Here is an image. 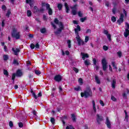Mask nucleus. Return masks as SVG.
<instances>
[{"mask_svg": "<svg viewBox=\"0 0 129 129\" xmlns=\"http://www.w3.org/2000/svg\"><path fill=\"white\" fill-rule=\"evenodd\" d=\"M93 62L94 65H96V63H97L96 59L95 58L93 59Z\"/></svg>", "mask_w": 129, "mask_h": 129, "instance_id": "4d7b16f0", "label": "nucleus"}, {"mask_svg": "<svg viewBox=\"0 0 129 129\" xmlns=\"http://www.w3.org/2000/svg\"><path fill=\"white\" fill-rule=\"evenodd\" d=\"M105 6L107 7H109V3L108 2H106L105 4Z\"/></svg>", "mask_w": 129, "mask_h": 129, "instance_id": "774afa93", "label": "nucleus"}, {"mask_svg": "<svg viewBox=\"0 0 129 129\" xmlns=\"http://www.w3.org/2000/svg\"><path fill=\"white\" fill-rule=\"evenodd\" d=\"M41 33L42 34H44L46 33V29L45 28H42L40 30Z\"/></svg>", "mask_w": 129, "mask_h": 129, "instance_id": "c9c22d12", "label": "nucleus"}, {"mask_svg": "<svg viewBox=\"0 0 129 129\" xmlns=\"http://www.w3.org/2000/svg\"><path fill=\"white\" fill-rule=\"evenodd\" d=\"M112 12L114 15H115V13H116V8L114 7L112 9Z\"/></svg>", "mask_w": 129, "mask_h": 129, "instance_id": "473e14b6", "label": "nucleus"}, {"mask_svg": "<svg viewBox=\"0 0 129 129\" xmlns=\"http://www.w3.org/2000/svg\"><path fill=\"white\" fill-rule=\"evenodd\" d=\"M12 36L13 38H15V39H20L21 38V33L20 31L17 28L13 29L12 32Z\"/></svg>", "mask_w": 129, "mask_h": 129, "instance_id": "7ed1b4c3", "label": "nucleus"}, {"mask_svg": "<svg viewBox=\"0 0 129 129\" xmlns=\"http://www.w3.org/2000/svg\"><path fill=\"white\" fill-rule=\"evenodd\" d=\"M4 75H7V76H8V74H9V73H8V71H7V70H4Z\"/></svg>", "mask_w": 129, "mask_h": 129, "instance_id": "864d4df0", "label": "nucleus"}, {"mask_svg": "<svg viewBox=\"0 0 129 129\" xmlns=\"http://www.w3.org/2000/svg\"><path fill=\"white\" fill-rule=\"evenodd\" d=\"M77 5H74L73 7H72V14L74 16H75L77 14Z\"/></svg>", "mask_w": 129, "mask_h": 129, "instance_id": "6e6552de", "label": "nucleus"}, {"mask_svg": "<svg viewBox=\"0 0 129 129\" xmlns=\"http://www.w3.org/2000/svg\"><path fill=\"white\" fill-rule=\"evenodd\" d=\"M57 9L59 10V11H61V10H62V4H58Z\"/></svg>", "mask_w": 129, "mask_h": 129, "instance_id": "5701e85b", "label": "nucleus"}, {"mask_svg": "<svg viewBox=\"0 0 129 129\" xmlns=\"http://www.w3.org/2000/svg\"><path fill=\"white\" fill-rule=\"evenodd\" d=\"M34 47H35L36 49H39L40 48V45L39 43H36L35 45H34Z\"/></svg>", "mask_w": 129, "mask_h": 129, "instance_id": "c03bdc74", "label": "nucleus"}, {"mask_svg": "<svg viewBox=\"0 0 129 129\" xmlns=\"http://www.w3.org/2000/svg\"><path fill=\"white\" fill-rule=\"evenodd\" d=\"M3 59L4 61H7L8 59H9V56H8V55H3Z\"/></svg>", "mask_w": 129, "mask_h": 129, "instance_id": "4be33fe9", "label": "nucleus"}, {"mask_svg": "<svg viewBox=\"0 0 129 129\" xmlns=\"http://www.w3.org/2000/svg\"><path fill=\"white\" fill-rule=\"evenodd\" d=\"M86 34H88L89 33H91V30H90V29H87L86 32Z\"/></svg>", "mask_w": 129, "mask_h": 129, "instance_id": "052dcab7", "label": "nucleus"}, {"mask_svg": "<svg viewBox=\"0 0 129 129\" xmlns=\"http://www.w3.org/2000/svg\"><path fill=\"white\" fill-rule=\"evenodd\" d=\"M123 18H124V15L123 14H121L119 20L117 21L119 25H120L123 22Z\"/></svg>", "mask_w": 129, "mask_h": 129, "instance_id": "1a4fd4ad", "label": "nucleus"}, {"mask_svg": "<svg viewBox=\"0 0 129 129\" xmlns=\"http://www.w3.org/2000/svg\"><path fill=\"white\" fill-rule=\"evenodd\" d=\"M23 75V73H22V71L21 70H18L16 73V76L17 77H21Z\"/></svg>", "mask_w": 129, "mask_h": 129, "instance_id": "6ab92c4d", "label": "nucleus"}, {"mask_svg": "<svg viewBox=\"0 0 129 129\" xmlns=\"http://www.w3.org/2000/svg\"><path fill=\"white\" fill-rule=\"evenodd\" d=\"M116 84V81L115 80H113L111 82L112 88L114 89L115 88V85Z\"/></svg>", "mask_w": 129, "mask_h": 129, "instance_id": "412c9836", "label": "nucleus"}, {"mask_svg": "<svg viewBox=\"0 0 129 129\" xmlns=\"http://www.w3.org/2000/svg\"><path fill=\"white\" fill-rule=\"evenodd\" d=\"M72 118L73 121H75L76 120V117H75V115H74V114H72Z\"/></svg>", "mask_w": 129, "mask_h": 129, "instance_id": "c756f323", "label": "nucleus"}, {"mask_svg": "<svg viewBox=\"0 0 129 129\" xmlns=\"http://www.w3.org/2000/svg\"><path fill=\"white\" fill-rule=\"evenodd\" d=\"M99 102L100 104H101L102 106H104V103H103V101L102 100H100Z\"/></svg>", "mask_w": 129, "mask_h": 129, "instance_id": "49530a36", "label": "nucleus"}, {"mask_svg": "<svg viewBox=\"0 0 129 129\" xmlns=\"http://www.w3.org/2000/svg\"><path fill=\"white\" fill-rule=\"evenodd\" d=\"M13 64L15 65H19V62H18V60L14 59L13 60Z\"/></svg>", "mask_w": 129, "mask_h": 129, "instance_id": "e433bc0d", "label": "nucleus"}, {"mask_svg": "<svg viewBox=\"0 0 129 129\" xmlns=\"http://www.w3.org/2000/svg\"><path fill=\"white\" fill-rule=\"evenodd\" d=\"M16 74H13V75H12V80L13 81H15V78H16Z\"/></svg>", "mask_w": 129, "mask_h": 129, "instance_id": "3c124183", "label": "nucleus"}, {"mask_svg": "<svg viewBox=\"0 0 129 129\" xmlns=\"http://www.w3.org/2000/svg\"><path fill=\"white\" fill-rule=\"evenodd\" d=\"M2 10L3 11H6V6L5 5L2 6Z\"/></svg>", "mask_w": 129, "mask_h": 129, "instance_id": "0e129e2a", "label": "nucleus"}, {"mask_svg": "<svg viewBox=\"0 0 129 129\" xmlns=\"http://www.w3.org/2000/svg\"><path fill=\"white\" fill-rule=\"evenodd\" d=\"M78 15H79V17H82V13H81V12H79Z\"/></svg>", "mask_w": 129, "mask_h": 129, "instance_id": "680f3d73", "label": "nucleus"}, {"mask_svg": "<svg viewBox=\"0 0 129 129\" xmlns=\"http://www.w3.org/2000/svg\"><path fill=\"white\" fill-rule=\"evenodd\" d=\"M74 89L76 90V91H80V90H81V88H80L79 86H78L75 87Z\"/></svg>", "mask_w": 129, "mask_h": 129, "instance_id": "cd10ccee", "label": "nucleus"}, {"mask_svg": "<svg viewBox=\"0 0 129 129\" xmlns=\"http://www.w3.org/2000/svg\"><path fill=\"white\" fill-rule=\"evenodd\" d=\"M35 73L36 74V75H40V74H41V72L39 70H36L35 71Z\"/></svg>", "mask_w": 129, "mask_h": 129, "instance_id": "2f4dec72", "label": "nucleus"}, {"mask_svg": "<svg viewBox=\"0 0 129 129\" xmlns=\"http://www.w3.org/2000/svg\"><path fill=\"white\" fill-rule=\"evenodd\" d=\"M125 112V118L127 120V117H128V116L127 115V113L126 112V111H124Z\"/></svg>", "mask_w": 129, "mask_h": 129, "instance_id": "a18cd8bd", "label": "nucleus"}, {"mask_svg": "<svg viewBox=\"0 0 129 129\" xmlns=\"http://www.w3.org/2000/svg\"><path fill=\"white\" fill-rule=\"evenodd\" d=\"M31 93H32V95L33 96V97L35 99H37V98H38V97L37 96V95H36V94H35V93L33 91H31Z\"/></svg>", "mask_w": 129, "mask_h": 129, "instance_id": "b1692460", "label": "nucleus"}, {"mask_svg": "<svg viewBox=\"0 0 129 129\" xmlns=\"http://www.w3.org/2000/svg\"><path fill=\"white\" fill-rule=\"evenodd\" d=\"M30 48H31V49H34V48H35V45L34 44L32 43L30 45Z\"/></svg>", "mask_w": 129, "mask_h": 129, "instance_id": "13d9d810", "label": "nucleus"}, {"mask_svg": "<svg viewBox=\"0 0 129 129\" xmlns=\"http://www.w3.org/2000/svg\"><path fill=\"white\" fill-rule=\"evenodd\" d=\"M39 11V9H38V7H34L33 9V12L34 13H37V12Z\"/></svg>", "mask_w": 129, "mask_h": 129, "instance_id": "bb28decb", "label": "nucleus"}, {"mask_svg": "<svg viewBox=\"0 0 129 129\" xmlns=\"http://www.w3.org/2000/svg\"><path fill=\"white\" fill-rule=\"evenodd\" d=\"M75 34H76L77 36L78 34V32H80V26L79 25H78L77 26V28L75 29Z\"/></svg>", "mask_w": 129, "mask_h": 129, "instance_id": "a211bd4d", "label": "nucleus"}, {"mask_svg": "<svg viewBox=\"0 0 129 129\" xmlns=\"http://www.w3.org/2000/svg\"><path fill=\"white\" fill-rule=\"evenodd\" d=\"M73 70H74V71H75V72H76V73H78V72H79V70L76 68H74Z\"/></svg>", "mask_w": 129, "mask_h": 129, "instance_id": "09e8293b", "label": "nucleus"}, {"mask_svg": "<svg viewBox=\"0 0 129 129\" xmlns=\"http://www.w3.org/2000/svg\"><path fill=\"white\" fill-rule=\"evenodd\" d=\"M106 124L107 127H108V128H110L111 123H110V121H109V119H108V117H106Z\"/></svg>", "mask_w": 129, "mask_h": 129, "instance_id": "9b49d317", "label": "nucleus"}, {"mask_svg": "<svg viewBox=\"0 0 129 129\" xmlns=\"http://www.w3.org/2000/svg\"><path fill=\"white\" fill-rule=\"evenodd\" d=\"M54 23L56 24L57 25H58L59 28L55 32V34L56 35H58V34H60L62 32V30L64 29V26H63V24H62V22H59L58 19L55 18L54 19Z\"/></svg>", "mask_w": 129, "mask_h": 129, "instance_id": "f257e3e1", "label": "nucleus"}, {"mask_svg": "<svg viewBox=\"0 0 129 129\" xmlns=\"http://www.w3.org/2000/svg\"><path fill=\"white\" fill-rule=\"evenodd\" d=\"M111 100H112L113 101H116V98H115V97H114V96H112L111 97Z\"/></svg>", "mask_w": 129, "mask_h": 129, "instance_id": "37998d69", "label": "nucleus"}, {"mask_svg": "<svg viewBox=\"0 0 129 129\" xmlns=\"http://www.w3.org/2000/svg\"><path fill=\"white\" fill-rule=\"evenodd\" d=\"M65 54L66 55H69V54H70V52H69V51H66Z\"/></svg>", "mask_w": 129, "mask_h": 129, "instance_id": "338daca9", "label": "nucleus"}, {"mask_svg": "<svg viewBox=\"0 0 129 129\" xmlns=\"http://www.w3.org/2000/svg\"><path fill=\"white\" fill-rule=\"evenodd\" d=\"M12 14V12H11L10 11H8L7 14H6V16L8 17L9 18V17H10V15Z\"/></svg>", "mask_w": 129, "mask_h": 129, "instance_id": "79ce46f5", "label": "nucleus"}, {"mask_svg": "<svg viewBox=\"0 0 129 129\" xmlns=\"http://www.w3.org/2000/svg\"><path fill=\"white\" fill-rule=\"evenodd\" d=\"M81 97H85L87 98L89 96H92V92L90 88H87L84 92L81 93Z\"/></svg>", "mask_w": 129, "mask_h": 129, "instance_id": "f03ea898", "label": "nucleus"}, {"mask_svg": "<svg viewBox=\"0 0 129 129\" xmlns=\"http://www.w3.org/2000/svg\"><path fill=\"white\" fill-rule=\"evenodd\" d=\"M125 92L126 94H129V91H128V89H126L125 90Z\"/></svg>", "mask_w": 129, "mask_h": 129, "instance_id": "69168bd1", "label": "nucleus"}, {"mask_svg": "<svg viewBox=\"0 0 129 129\" xmlns=\"http://www.w3.org/2000/svg\"><path fill=\"white\" fill-rule=\"evenodd\" d=\"M103 50H104V51H107L108 50V47H107L106 45H104L103 47Z\"/></svg>", "mask_w": 129, "mask_h": 129, "instance_id": "a19ab883", "label": "nucleus"}, {"mask_svg": "<svg viewBox=\"0 0 129 129\" xmlns=\"http://www.w3.org/2000/svg\"><path fill=\"white\" fill-rule=\"evenodd\" d=\"M95 80L97 84H100L101 82H100V79H99V77L96 75L95 76Z\"/></svg>", "mask_w": 129, "mask_h": 129, "instance_id": "4468645a", "label": "nucleus"}, {"mask_svg": "<svg viewBox=\"0 0 129 129\" xmlns=\"http://www.w3.org/2000/svg\"><path fill=\"white\" fill-rule=\"evenodd\" d=\"M92 103L93 105V109L95 112H96V106L95 105V101L93 100Z\"/></svg>", "mask_w": 129, "mask_h": 129, "instance_id": "aec40b11", "label": "nucleus"}, {"mask_svg": "<svg viewBox=\"0 0 129 129\" xmlns=\"http://www.w3.org/2000/svg\"><path fill=\"white\" fill-rule=\"evenodd\" d=\"M50 121L52 123H55V119L54 118H51Z\"/></svg>", "mask_w": 129, "mask_h": 129, "instance_id": "6e6d98bb", "label": "nucleus"}, {"mask_svg": "<svg viewBox=\"0 0 129 129\" xmlns=\"http://www.w3.org/2000/svg\"><path fill=\"white\" fill-rule=\"evenodd\" d=\"M79 83L80 84V85H82L83 84V80H82V78L79 79Z\"/></svg>", "mask_w": 129, "mask_h": 129, "instance_id": "a878e982", "label": "nucleus"}, {"mask_svg": "<svg viewBox=\"0 0 129 129\" xmlns=\"http://www.w3.org/2000/svg\"><path fill=\"white\" fill-rule=\"evenodd\" d=\"M42 6H45L46 10L48 11V15L49 16H52V14H53V10H52V9L50 8V5H49L48 4H47L46 5H45V4H43Z\"/></svg>", "mask_w": 129, "mask_h": 129, "instance_id": "0eeeda50", "label": "nucleus"}, {"mask_svg": "<svg viewBox=\"0 0 129 129\" xmlns=\"http://www.w3.org/2000/svg\"><path fill=\"white\" fill-rule=\"evenodd\" d=\"M102 65L103 67V71H106V69H107V61H106V59L105 58H103L101 60Z\"/></svg>", "mask_w": 129, "mask_h": 129, "instance_id": "39448f33", "label": "nucleus"}, {"mask_svg": "<svg viewBox=\"0 0 129 129\" xmlns=\"http://www.w3.org/2000/svg\"><path fill=\"white\" fill-rule=\"evenodd\" d=\"M125 32H124V36L125 38H127V36L129 35V24L128 23H125Z\"/></svg>", "mask_w": 129, "mask_h": 129, "instance_id": "20e7f679", "label": "nucleus"}, {"mask_svg": "<svg viewBox=\"0 0 129 129\" xmlns=\"http://www.w3.org/2000/svg\"><path fill=\"white\" fill-rule=\"evenodd\" d=\"M85 64L86 66H88L90 64V61L89 60H85Z\"/></svg>", "mask_w": 129, "mask_h": 129, "instance_id": "393cba45", "label": "nucleus"}, {"mask_svg": "<svg viewBox=\"0 0 129 129\" xmlns=\"http://www.w3.org/2000/svg\"><path fill=\"white\" fill-rule=\"evenodd\" d=\"M69 48H71V41L70 40H68L67 41Z\"/></svg>", "mask_w": 129, "mask_h": 129, "instance_id": "72a5a7b5", "label": "nucleus"}, {"mask_svg": "<svg viewBox=\"0 0 129 129\" xmlns=\"http://www.w3.org/2000/svg\"><path fill=\"white\" fill-rule=\"evenodd\" d=\"M26 4H29L31 8H32L33 5H34V0H26Z\"/></svg>", "mask_w": 129, "mask_h": 129, "instance_id": "2eb2a0df", "label": "nucleus"}, {"mask_svg": "<svg viewBox=\"0 0 129 129\" xmlns=\"http://www.w3.org/2000/svg\"><path fill=\"white\" fill-rule=\"evenodd\" d=\"M54 80L57 82H60L62 80V77L59 75H57L54 77Z\"/></svg>", "mask_w": 129, "mask_h": 129, "instance_id": "9d476101", "label": "nucleus"}, {"mask_svg": "<svg viewBox=\"0 0 129 129\" xmlns=\"http://www.w3.org/2000/svg\"><path fill=\"white\" fill-rule=\"evenodd\" d=\"M81 55L82 56L83 60H85V58H89V55L87 53H81Z\"/></svg>", "mask_w": 129, "mask_h": 129, "instance_id": "ddd939ff", "label": "nucleus"}, {"mask_svg": "<svg viewBox=\"0 0 129 129\" xmlns=\"http://www.w3.org/2000/svg\"><path fill=\"white\" fill-rule=\"evenodd\" d=\"M4 50L5 52H8V47L6 45L4 46Z\"/></svg>", "mask_w": 129, "mask_h": 129, "instance_id": "5fc2aeb1", "label": "nucleus"}, {"mask_svg": "<svg viewBox=\"0 0 129 129\" xmlns=\"http://www.w3.org/2000/svg\"><path fill=\"white\" fill-rule=\"evenodd\" d=\"M85 20H86V17L80 19V21L81 22H82V23H83L85 21Z\"/></svg>", "mask_w": 129, "mask_h": 129, "instance_id": "de8ad7c7", "label": "nucleus"}, {"mask_svg": "<svg viewBox=\"0 0 129 129\" xmlns=\"http://www.w3.org/2000/svg\"><path fill=\"white\" fill-rule=\"evenodd\" d=\"M107 38L109 40V41H111V35L110 34H107Z\"/></svg>", "mask_w": 129, "mask_h": 129, "instance_id": "58836bf2", "label": "nucleus"}, {"mask_svg": "<svg viewBox=\"0 0 129 129\" xmlns=\"http://www.w3.org/2000/svg\"><path fill=\"white\" fill-rule=\"evenodd\" d=\"M23 123H22V122H20L19 123V127H23Z\"/></svg>", "mask_w": 129, "mask_h": 129, "instance_id": "bf43d9fd", "label": "nucleus"}, {"mask_svg": "<svg viewBox=\"0 0 129 129\" xmlns=\"http://www.w3.org/2000/svg\"><path fill=\"white\" fill-rule=\"evenodd\" d=\"M76 39L78 42V44L79 46L83 45L85 44L84 41L82 39H81V38H80L79 35H77V36L76 37Z\"/></svg>", "mask_w": 129, "mask_h": 129, "instance_id": "423d86ee", "label": "nucleus"}, {"mask_svg": "<svg viewBox=\"0 0 129 129\" xmlns=\"http://www.w3.org/2000/svg\"><path fill=\"white\" fill-rule=\"evenodd\" d=\"M12 51H13L14 53V55H18V54H19V53H20V48H12Z\"/></svg>", "mask_w": 129, "mask_h": 129, "instance_id": "f8f14e48", "label": "nucleus"}, {"mask_svg": "<svg viewBox=\"0 0 129 129\" xmlns=\"http://www.w3.org/2000/svg\"><path fill=\"white\" fill-rule=\"evenodd\" d=\"M119 58H120L121 57V56H122V53H121V52L120 51H118L117 53Z\"/></svg>", "mask_w": 129, "mask_h": 129, "instance_id": "4c0bfd02", "label": "nucleus"}, {"mask_svg": "<svg viewBox=\"0 0 129 129\" xmlns=\"http://www.w3.org/2000/svg\"><path fill=\"white\" fill-rule=\"evenodd\" d=\"M123 13L125 17V18H126V17H127V13H126V11H125V10L123 9Z\"/></svg>", "mask_w": 129, "mask_h": 129, "instance_id": "ea45409f", "label": "nucleus"}, {"mask_svg": "<svg viewBox=\"0 0 129 129\" xmlns=\"http://www.w3.org/2000/svg\"><path fill=\"white\" fill-rule=\"evenodd\" d=\"M89 41V37L86 36L85 38V43H87Z\"/></svg>", "mask_w": 129, "mask_h": 129, "instance_id": "f704fd0d", "label": "nucleus"}, {"mask_svg": "<svg viewBox=\"0 0 129 129\" xmlns=\"http://www.w3.org/2000/svg\"><path fill=\"white\" fill-rule=\"evenodd\" d=\"M102 120V116L99 115V114H97V121L99 123L100 121Z\"/></svg>", "mask_w": 129, "mask_h": 129, "instance_id": "dca6fc26", "label": "nucleus"}, {"mask_svg": "<svg viewBox=\"0 0 129 129\" xmlns=\"http://www.w3.org/2000/svg\"><path fill=\"white\" fill-rule=\"evenodd\" d=\"M9 125H10V127H13L14 124L13 123V122L12 121L9 122Z\"/></svg>", "mask_w": 129, "mask_h": 129, "instance_id": "603ef678", "label": "nucleus"}, {"mask_svg": "<svg viewBox=\"0 0 129 129\" xmlns=\"http://www.w3.org/2000/svg\"><path fill=\"white\" fill-rule=\"evenodd\" d=\"M27 14L28 17H31V16H32V12L30 10L27 11Z\"/></svg>", "mask_w": 129, "mask_h": 129, "instance_id": "c85d7f7f", "label": "nucleus"}, {"mask_svg": "<svg viewBox=\"0 0 129 129\" xmlns=\"http://www.w3.org/2000/svg\"><path fill=\"white\" fill-rule=\"evenodd\" d=\"M112 22H113V23L116 22V18H115V17L114 16H112L111 17V19Z\"/></svg>", "mask_w": 129, "mask_h": 129, "instance_id": "7c9ffc66", "label": "nucleus"}, {"mask_svg": "<svg viewBox=\"0 0 129 129\" xmlns=\"http://www.w3.org/2000/svg\"><path fill=\"white\" fill-rule=\"evenodd\" d=\"M64 7L66 8V12L67 14L69 13V11H70V9H69V6H68V4L64 3Z\"/></svg>", "mask_w": 129, "mask_h": 129, "instance_id": "f3484780", "label": "nucleus"}, {"mask_svg": "<svg viewBox=\"0 0 129 129\" xmlns=\"http://www.w3.org/2000/svg\"><path fill=\"white\" fill-rule=\"evenodd\" d=\"M94 69H95V70H98V69H99V67L98 66H95Z\"/></svg>", "mask_w": 129, "mask_h": 129, "instance_id": "e2e57ef3", "label": "nucleus"}, {"mask_svg": "<svg viewBox=\"0 0 129 129\" xmlns=\"http://www.w3.org/2000/svg\"><path fill=\"white\" fill-rule=\"evenodd\" d=\"M103 33H104V34H105V35H107L109 34H108V31H107V30H104L103 31Z\"/></svg>", "mask_w": 129, "mask_h": 129, "instance_id": "8fccbe9b", "label": "nucleus"}]
</instances>
